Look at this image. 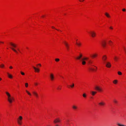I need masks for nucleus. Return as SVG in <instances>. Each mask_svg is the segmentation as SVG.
<instances>
[{"label":"nucleus","mask_w":126,"mask_h":126,"mask_svg":"<svg viewBox=\"0 0 126 126\" xmlns=\"http://www.w3.org/2000/svg\"><path fill=\"white\" fill-rule=\"evenodd\" d=\"M6 94L7 96L8 101L10 103H12L14 100V98L11 96L10 94L8 92H6Z\"/></svg>","instance_id":"nucleus-1"},{"label":"nucleus","mask_w":126,"mask_h":126,"mask_svg":"<svg viewBox=\"0 0 126 126\" xmlns=\"http://www.w3.org/2000/svg\"><path fill=\"white\" fill-rule=\"evenodd\" d=\"M88 63L89 64L91 65L92 66H94V65H92V63L93 62L91 60H88ZM94 66L95 67V68H93L92 67H90L89 68L90 70L92 71H96V70L97 67Z\"/></svg>","instance_id":"nucleus-2"},{"label":"nucleus","mask_w":126,"mask_h":126,"mask_svg":"<svg viewBox=\"0 0 126 126\" xmlns=\"http://www.w3.org/2000/svg\"><path fill=\"white\" fill-rule=\"evenodd\" d=\"M23 118L21 116H20L17 119V122L18 124L19 125H21L22 124V121Z\"/></svg>","instance_id":"nucleus-3"},{"label":"nucleus","mask_w":126,"mask_h":126,"mask_svg":"<svg viewBox=\"0 0 126 126\" xmlns=\"http://www.w3.org/2000/svg\"><path fill=\"white\" fill-rule=\"evenodd\" d=\"M88 59L89 58L87 57H85L82 58L81 60V61H82V64L83 65H85L86 64V62L84 60H88Z\"/></svg>","instance_id":"nucleus-4"},{"label":"nucleus","mask_w":126,"mask_h":126,"mask_svg":"<svg viewBox=\"0 0 126 126\" xmlns=\"http://www.w3.org/2000/svg\"><path fill=\"white\" fill-rule=\"evenodd\" d=\"M106 64V66L108 68H110L111 66V64L110 62L108 61L107 62L105 63Z\"/></svg>","instance_id":"nucleus-5"},{"label":"nucleus","mask_w":126,"mask_h":126,"mask_svg":"<svg viewBox=\"0 0 126 126\" xmlns=\"http://www.w3.org/2000/svg\"><path fill=\"white\" fill-rule=\"evenodd\" d=\"M99 105L101 106H104L105 105V103L103 101H101L98 103Z\"/></svg>","instance_id":"nucleus-6"},{"label":"nucleus","mask_w":126,"mask_h":126,"mask_svg":"<svg viewBox=\"0 0 126 126\" xmlns=\"http://www.w3.org/2000/svg\"><path fill=\"white\" fill-rule=\"evenodd\" d=\"M106 43L105 40H103L100 42V43L103 47H105Z\"/></svg>","instance_id":"nucleus-7"},{"label":"nucleus","mask_w":126,"mask_h":126,"mask_svg":"<svg viewBox=\"0 0 126 126\" xmlns=\"http://www.w3.org/2000/svg\"><path fill=\"white\" fill-rule=\"evenodd\" d=\"M63 43L65 45L67 49L68 50L69 49V47L68 43L65 41H63Z\"/></svg>","instance_id":"nucleus-8"},{"label":"nucleus","mask_w":126,"mask_h":126,"mask_svg":"<svg viewBox=\"0 0 126 126\" xmlns=\"http://www.w3.org/2000/svg\"><path fill=\"white\" fill-rule=\"evenodd\" d=\"M89 34L92 37H94L95 35V34L94 32H89Z\"/></svg>","instance_id":"nucleus-9"},{"label":"nucleus","mask_w":126,"mask_h":126,"mask_svg":"<svg viewBox=\"0 0 126 126\" xmlns=\"http://www.w3.org/2000/svg\"><path fill=\"white\" fill-rule=\"evenodd\" d=\"M107 58V57L106 56L104 55L103 56L102 59L104 63H105L107 62V61H106Z\"/></svg>","instance_id":"nucleus-10"},{"label":"nucleus","mask_w":126,"mask_h":126,"mask_svg":"<svg viewBox=\"0 0 126 126\" xmlns=\"http://www.w3.org/2000/svg\"><path fill=\"white\" fill-rule=\"evenodd\" d=\"M50 77L51 80L53 81L54 80V77L53 75L52 74H50Z\"/></svg>","instance_id":"nucleus-11"},{"label":"nucleus","mask_w":126,"mask_h":126,"mask_svg":"<svg viewBox=\"0 0 126 126\" xmlns=\"http://www.w3.org/2000/svg\"><path fill=\"white\" fill-rule=\"evenodd\" d=\"M95 89L96 90H97V91H98L99 92H101L102 91L101 88H100L98 86H96L95 87Z\"/></svg>","instance_id":"nucleus-12"},{"label":"nucleus","mask_w":126,"mask_h":126,"mask_svg":"<svg viewBox=\"0 0 126 126\" xmlns=\"http://www.w3.org/2000/svg\"><path fill=\"white\" fill-rule=\"evenodd\" d=\"M32 93L36 98H37L38 97V95L36 92L35 91H33L32 92Z\"/></svg>","instance_id":"nucleus-13"},{"label":"nucleus","mask_w":126,"mask_h":126,"mask_svg":"<svg viewBox=\"0 0 126 126\" xmlns=\"http://www.w3.org/2000/svg\"><path fill=\"white\" fill-rule=\"evenodd\" d=\"M32 67L36 72H39V69L37 68L34 66H33Z\"/></svg>","instance_id":"nucleus-14"},{"label":"nucleus","mask_w":126,"mask_h":126,"mask_svg":"<svg viewBox=\"0 0 126 126\" xmlns=\"http://www.w3.org/2000/svg\"><path fill=\"white\" fill-rule=\"evenodd\" d=\"M7 74L8 75V76L9 78L10 79L12 78L13 77L11 75L9 74L8 73H7Z\"/></svg>","instance_id":"nucleus-15"},{"label":"nucleus","mask_w":126,"mask_h":126,"mask_svg":"<svg viewBox=\"0 0 126 126\" xmlns=\"http://www.w3.org/2000/svg\"><path fill=\"white\" fill-rule=\"evenodd\" d=\"M74 83H73L72 84L70 85H68V87L69 88L70 87L71 88H73L74 86Z\"/></svg>","instance_id":"nucleus-16"},{"label":"nucleus","mask_w":126,"mask_h":126,"mask_svg":"<svg viewBox=\"0 0 126 126\" xmlns=\"http://www.w3.org/2000/svg\"><path fill=\"white\" fill-rule=\"evenodd\" d=\"M60 122V120L58 119H56L55 120H54V122L55 123H56L57 122Z\"/></svg>","instance_id":"nucleus-17"},{"label":"nucleus","mask_w":126,"mask_h":126,"mask_svg":"<svg viewBox=\"0 0 126 126\" xmlns=\"http://www.w3.org/2000/svg\"><path fill=\"white\" fill-rule=\"evenodd\" d=\"M113 83L115 84H116L118 82V81L117 80H115L113 81Z\"/></svg>","instance_id":"nucleus-18"},{"label":"nucleus","mask_w":126,"mask_h":126,"mask_svg":"<svg viewBox=\"0 0 126 126\" xmlns=\"http://www.w3.org/2000/svg\"><path fill=\"white\" fill-rule=\"evenodd\" d=\"M72 108H73V109L74 110H76L77 108V106L75 105L73 106H72Z\"/></svg>","instance_id":"nucleus-19"},{"label":"nucleus","mask_w":126,"mask_h":126,"mask_svg":"<svg viewBox=\"0 0 126 126\" xmlns=\"http://www.w3.org/2000/svg\"><path fill=\"white\" fill-rule=\"evenodd\" d=\"M10 45L12 47H16V46L14 44H13L12 43H10Z\"/></svg>","instance_id":"nucleus-20"},{"label":"nucleus","mask_w":126,"mask_h":126,"mask_svg":"<svg viewBox=\"0 0 126 126\" xmlns=\"http://www.w3.org/2000/svg\"><path fill=\"white\" fill-rule=\"evenodd\" d=\"M82 57V55H81V54H80V55H79V56H78V57L77 58V59H80L81 58V57Z\"/></svg>","instance_id":"nucleus-21"},{"label":"nucleus","mask_w":126,"mask_h":126,"mask_svg":"<svg viewBox=\"0 0 126 126\" xmlns=\"http://www.w3.org/2000/svg\"><path fill=\"white\" fill-rule=\"evenodd\" d=\"M91 56L93 58H94L96 57L97 56V55L96 54H94L92 55H91Z\"/></svg>","instance_id":"nucleus-22"},{"label":"nucleus","mask_w":126,"mask_h":126,"mask_svg":"<svg viewBox=\"0 0 126 126\" xmlns=\"http://www.w3.org/2000/svg\"><path fill=\"white\" fill-rule=\"evenodd\" d=\"M96 92L92 91L91 92L92 94V95H94L96 93Z\"/></svg>","instance_id":"nucleus-23"},{"label":"nucleus","mask_w":126,"mask_h":126,"mask_svg":"<svg viewBox=\"0 0 126 126\" xmlns=\"http://www.w3.org/2000/svg\"><path fill=\"white\" fill-rule=\"evenodd\" d=\"M26 93L30 96H31L32 95L29 92H28L27 90H26Z\"/></svg>","instance_id":"nucleus-24"},{"label":"nucleus","mask_w":126,"mask_h":126,"mask_svg":"<svg viewBox=\"0 0 126 126\" xmlns=\"http://www.w3.org/2000/svg\"><path fill=\"white\" fill-rule=\"evenodd\" d=\"M117 125L119 126H126V125H121L119 123L117 124Z\"/></svg>","instance_id":"nucleus-25"},{"label":"nucleus","mask_w":126,"mask_h":126,"mask_svg":"<svg viewBox=\"0 0 126 126\" xmlns=\"http://www.w3.org/2000/svg\"><path fill=\"white\" fill-rule=\"evenodd\" d=\"M113 102L114 103H115V104H117V103L118 102L115 99H114L113 100Z\"/></svg>","instance_id":"nucleus-26"},{"label":"nucleus","mask_w":126,"mask_h":126,"mask_svg":"<svg viewBox=\"0 0 126 126\" xmlns=\"http://www.w3.org/2000/svg\"><path fill=\"white\" fill-rule=\"evenodd\" d=\"M11 49L16 53H17V52L15 49L12 47H11Z\"/></svg>","instance_id":"nucleus-27"},{"label":"nucleus","mask_w":126,"mask_h":126,"mask_svg":"<svg viewBox=\"0 0 126 126\" xmlns=\"http://www.w3.org/2000/svg\"><path fill=\"white\" fill-rule=\"evenodd\" d=\"M76 44L78 45V46L79 47L81 45V44L80 43H78L77 42H76Z\"/></svg>","instance_id":"nucleus-28"},{"label":"nucleus","mask_w":126,"mask_h":126,"mask_svg":"<svg viewBox=\"0 0 126 126\" xmlns=\"http://www.w3.org/2000/svg\"><path fill=\"white\" fill-rule=\"evenodd\" d=\"M61 89V86H59L58 87H57V89L58 90H60Z\"/></svg>","instance_id":"nucleus-29"},{"label":"nucleus","mask_w":126,"mask_h":126,"mask_svg":"<svg viewBox=\"0 0 126 126\" xmlns=\"http://www.w3.org/2000/svg\"><path fill=\"white\" fill-rule=\"evenodd\" d=\"M55 60L56 62H58L59 61L60 59L58 58H56L55 59Z\"/></svg>","instance_id":"nucleus-30"},{"label":"nucleus","mask_w":126,"mask_h":126,"mask_svg":"<svg viewBox=\"0 0 126 126\" xmlns=\"http://www.w3.org/2000/svg\"><path fill=\"white\" fill-rule=\"evenodd\" d=\"M118 74L119 75H121L122 74V73L120 71H118Z\"/></svg>","instance_id":"nucleus-31"},{"label":"nucleus","mask_w":126,"mask_h":126,"mask_svg":"<svg viewBox=\"0 0 126 126\" xmlns=\"http://www.w3.org/2000/svg\"><path fill=\"white\" fill-rule=\"evenodd\" d=\"M83 96L84 98H86V95L84 93L83 94Z\"/></svg>","instance_id":"nucleus-32"},{"label":"nucleus","mask_w":126,"mask_h":126,"mask_svg":"<svg viewBox=\"0 0 126 126\" xmlns=\"http://www.w3.org/2000/svg\"><path fill=\"white\" fill-rule=\"evenodd\" d=\"M4 66V65L3 64H1L0 65V67L1 68H3Z\"/></svg>","instance_id":"nucleus-33"},{"label":"nucleus","mask_w":126,"mask_h":126,"mask_svg":"<svg viewBox=\"0 0 126 126\" xmlns=\"http://www.w3.org/2000/svg\"><path fill=\"white\" fill-rule=\"evenodd\" d=\"M25 86L26 87H27L28 86V84L27 83H26L25 84Z\"/></svg>","instance_id":"nucleus-34"},{"label":"nucleus","mask_w":126,"mask_h":126,"mask_svg":"<svg viewBox=\"0 0 126 126\" xmlns=\"http://www.w3.org/2000/svg\"><path fill=\"white\" fill-rule=\"evenodd\" d=\"M114 59L115 61H117V57H115L114 58Z\"/></svg>","instance_id":"nucleus-35"},{"label":"nucleus","mask_w":126,"mask_h":126,"mask_svg":"<svg viewBox=\"0 0 126 126\" xmlns=\"http://www.w3.org/2000/svg\"><path fill=\"white\" fill-rule=\"evenodd\" d=\"M20 73L21 75H25V73L24 72H23L22 71L20 72Z\"/></svg>","instance_id":"nucleus-36"},{"label":"nucleus","mask_w":126,"mask_h":126,"mask_svg":"<svg viewBox=\"0 0 126 126\" xmlns=\"http://www.w3.org/2000/svg\"><path fill=\"white\" fill-rule=\"evenodd\" d=\"M9 68L10 69H12L13 68V67L11 66H10L9 67Z\"/></svg>","instance_id":"nucleus-37"},{"label":"nucleus","mask_w":126,"mask_h":126,"mask_svg":"<svg viewBox=\"0 0 126 126\" xmlns=\"http://www.w3.org/2000/svg\"><path fill=\"white\" fill-rule=\"evenodd\" d=\"M112 43L111 41H109V44H110V43Z\"/></svg>","instance_id":"nucleus-38"},{"label":"nucleus","mask_w":126,"mask_h":126,"mask_svg":"<svg viewBox=\"0 0 126 126\" xmlns=\"http://www.w3.org/2000/svg\"><path fill=\"white\" fill-rule=\"evenodd\" d=\"M34 84L35 85H37L38 84L36 83H35Z\"/></svg>","instance_id":"nucleus-39"},{"label":"nucleus","mask_w":126,"mask_h":126,"mask_svg":"<svg viewBox=\"0 0 126 126\" xmlns=\"http://www.w3.org/2000/svg\"><path fill=\"white\" fill-rule=\"evenodd\" d=\"M39 65L40 66H41V65L40 64H38L37 65Z\"/></svg>","instance_id":"nucleus-40"},{"label":"nucleus","mask_w":126,"mask_h":126,"mask_svg":"<svg viewBox=\"0 0 126 126\" xmlns=\"http://www.w3.org/2000/svg\"><path fill=\"white\" fill-rule=\"evenodd\" d=\"M0 43H4L3 42H0Z\"/></svg>","instance_id":"nucleus-41"},{"label":"nucleus","mask_w":126,"mask_h":126,"mask_svg":"<svg viewBox=\"0 0 126 126\" xmlns=\"http://www.w3.org/2000/svg\"><path fill=\"white\" fill-rule=\"evenodd\" d=\"M68 120H67L66 121V122H67L68 121Z\"/></svg>","instance_id":"nucleus-42"},{"label":"nucleus","mask_w":126,"mask_h":126,"mask_svg":"<svg viewBox=\"0 0 126 126\" xmlns=\"http://www.w3.org/2000/svg\"><path fill=\"white\" fill-rule=\"evenodd\" d=\"M2 79H1L0 78V81Z\"/></svg>","instance_id":"nucleus-43"},{"label":"nucleus","mask_w":126,"mask_h":126,"mask_svg":"<svg viewBox=\"0 0 126 126\" xmlns=\"http://www.w3.org/2000/svg\"><path fill=\"white\" fill-rule=\"evenodd\" d=\"M56 126H59L58 125H56Z\"/></svg>","instance_id":"nucleus-44"}]
</instances>
